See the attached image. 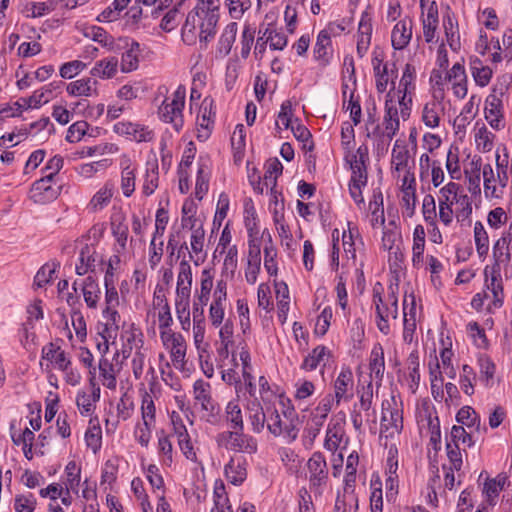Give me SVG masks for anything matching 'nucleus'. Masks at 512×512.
<instances>
[{
  "mask_svg": "<svg viewBox=\"0 0 512 512\" xmlns=\"http://www.w3.org/2000/svg\"><path fill=\"white\" fill-rule=\"evenodd\" d=\"M220 0H196V5L187 14L181 29V37L187 45H193L197 39L208 43L216 35L220 18Z\"/></svg>",
  "mask_w": 512,
  "mask_h": 512,
  "instance_id": "1",
  "label": "nucleus"
},
{
  "mask_svg": "<svg viewBox=\"0 0 512 512\" xmlns=\"http://www.w3.org/2000/svg\"><path fill=\"white\" fill-rule=\"evenodd\" d=\"M512 83V76L504 74L497 77L489 95L485 99L484 116L490 127L496 131L505 128L504 98Z\"/></svg>",
  "mask_w": 512,
  "mask_h": 512,
  "instance_id": "2",
  "label": "nucleus"
},
{
  "mask_svg": "<svg viewBox=\"0 0 512 512\" xmlns=\"http://www.w3.org/2000/svg\"><path fill=\"white\" fill-rule=\"evenodd\" d=\"M280 403L284 407L282 411L284 419H282L277 409H271L269 406H267V429L273 436H282L288 442H292L298 436V416L294 407H285L283 399L280 400Z\"/></svg>",
  "mask_w": 512,
  "mask_h": 512,
  "instance_id": "3",
  "label": "nucleus"
},
{
  "mask_svg": "<svg viewBox=\"0 0 512 512\" xmlns=\"http://www.w3.org/2000/svg\"><path fill=\"white\" fill-rule=\"evenodd\" d=\"M186 88L179 85L169 96L165 97L158 107V117L161 121L171 124L176 131L184 125L183 109L185 106Z\"/></svg>",
  "mask_w": 512,
  "mask_h": 512,
  "instance_id": "4",
  "label": "nucleus"
},
{
  "mask_svg": "<svg viewBox=\"0 0 512 512\" xmlns=\"http://www.w3.org/2000/svg\"><path fill=\"white\" fill-rule=\"evenodd\" d=\"M416 68L407 63L403 69L402 77L399 81L398 89L391 88L389 91L395 93L396 100L400 101L401 118L406 120L410 116L412 105V94L415 90Z\"/></svg>",
  "mask_w": 512,
  "mask_h": 512,
  "instance_id": "5",
  "label": "nucleus"
},
{
  "mask_svg": "<svg viewBox=\"0 0 512 512\" xmlns=\"http://www.w3.org/2000/svg\"><path fill=\"white\" fill-rule=\"evenodd\" d=\"M403 429L402 410L398 407L394 397L391 400L383 401L381 416V436L394 438Z\"/></svg>",
  "mask_w": 512,
  "mask_h": 512,
  "instance_id": "6",
  "label": "nucleus"
},
{
  "mask_svg": "<svg viewBox=\"0 0 512 512\" xmlns=\"http://www.w3.org/2000/svg\"><path fill=\"white\" fill-rule=\"evenodd\" d=\"M400 101L396 100L395 93L389 91L385 100V115L383 118V137L391 141L400 129Z\"/></svg>",
  "mask_w": 512,
  "mask_h": 512,
  "instance_id": "7",
  "label": "nucleus"
},
{
  "mask_svg": "<svg viewBox=\"0 0 512 512\" xmlns=\"http://www.w3.org/2000/svg\"><path fill=\"white\" fill-rule=\"evenodd\" d=\"M345 161L349 164L351 169V179L367 184L368 174L367 166L369 164V149L366 144L360 145L356 151L346 153L344 156Z\"/></svg>",
  "mask_w": 512,
  "mask_h": 512,
  "instance_id": "8",
  "label": "nucleus"
},
{
  "mask_svg": "<svg viewBox=\"0 0 512 512\" xmlns=\"http://www.w3.org/2000/svg\"><path fill=\"white\" fill-rule=\"evenodd\" d=\"M391 173L395 179L401 178V173L414 169V161L405 140L397 139L391 151Z\"/></svg>",
  "mask_w": 512,
  "mask_h": 512,
  "instance_id": "9",
  "label": "nucleus"
},
{
  "mask_svg": "<svg viewBox=\"0 0 512 512\" xmlns=\"http://www.w3.org/2000/svg\"><path fill=\"white\" fill-rule=\"evenodd\" d=\"M220 441L227 449L253 454L257 451V441L254 437L243 433V431L234 430L222 433L219 436Z\"/></svg>",
  "mask_w": 512,
  "mask_h": 512,
  "instance_id": "10",
  "label": "nucleus"
},
{
  "mask_svg": "<svg viewBox=\"0 0 512 512\" xmlns=\"http://www.w3.org/2000/svg\"><path fill=\"white\" fill-rule=\"evenodd\" d=\"M227 301V282L220 279L216 283L212 295V302L209 306L208 318L211 325L215 328L223 324L225 318V304Z\"/></svg>",
  "mask_w": 512,
  "mask_h": 512,
  "instance_id": "11",
  "label": "nucleus"
},
{
  "mask_svg": "<svg viewBox=\"0 0 512 512\" xmlns=\"http://www.w3.org/2000/svg\"><path fill=\"white\" fill-rule=\"evenodd\" d=\"M113 131L119 136L126 137L130 141L150 142L153 140L154 131L144 124L131 121H119L114 124Z\"/></svg>",
  "mask_w": 512,
  "mask_h": 512,
  "instance_id": "12",
  "label": "nucleus"
},
{
  "mask_svg": "<svg viewBox=\"0 0 512 512\" xmlns=\"http://www.w3.org/2000/svg\"><path fill=\"white\" fill-rule=\"evenodd\" d=\"M160 339L165 349L169 351L174 366H183L187 351L184 336L175 331H163Z\"/></svg>",
  "mask_w": 512,
  "mask_h": 512,
  "instance_id": "13",
  "label": "nucleus"
},
{
  "mask_svg": "<svg viewBox=\"0 0 512 512\" xmlns=\"http://www.w3.org/2000/svg\"><path fill=\"white\" fill-rule=\"evenodd\" d=\"M331 394L334 402L339 405L341 402H349L354 396V375L350 367L343 366L333 381Z\"/></svg>",
  "mask_w": 512,
  "mask_h": 512,
  "instance_id": "14",
  "label": "nucleus"
},
{
  "mask_svg": "<svg viewBox=\"0 0 512 512\" xmlns=\"http://www.w3.org/2000/svg\"><path fill=\"white\" fill-rule=\"evenodd\" d=\"M384 291L383 286L380 283H376L373 287V303L375 305L376 314L387 318L396 319L398 315V299L391 288V292L388 296L383 299L382 293Z\"/></svg>",
  "mask_w": 512,
  "mask_h": 512,
  "instance_id": "15",
  "label": "nucleus"
},
{
  "mask_svg": "<svg viewBox=\"0 0 512 512\" xmlns=\"http://www.w3.org/2000/svg\"><path fill=\"white\" fill-rule=\"evenodd\" d=\"M100 399V387L95 383L94 378L90 379V386L77 392L76 405L81 415L90 416L96 408Z\"/></svg>",
  "mask_w": 512,
  "mask_h": 512,
  "instance_id": "16",
  "label": "nucleus"
},
{
  "mask_svg": "<svg viewBox=\"0 0 512 512\" xmlns=\"http://www.w3.org/2000/svg\"><path fill=\"white\" fill-rule=\"evenodd\" d=\"M485 290L490 295L491 303L488 304L487 310L493 312L495 309L500 308L503 305L504 291L503 282L500 275V270L492 269L490 278L485 270Z\"/></svg>",
  "mask_w": 512,
  "mask_h": 512,
  "instance_id": "17",
  "label": "nucleus"
},
{
  "mask_svg": "<svg viewBox=\"0 0 512 512\" xmlns=\"http://www.w3.org/2000/svg\"><path fill=\"white\" fill-rule=\"evenodd\" d=\"M446 78L451 86L453 95L458 99H464L468 94V79L464 66L456 62L446 72Z\"/></svg>",
  "mask_w": 512,
  "mask_h": 512,
  "instance_id": "18",
  "label": "nucleus"
},
{
  "mask_svg": "<svg viewBox=\"0 0 512 512\" xmlns=\"http://www.w3.org/2000/svg\"><path fill=\"white\" fill-rule=\"evenodd\" d=\"M122 41V50H124V52L121 56L120 70L123 73H130L139 67V57L141 54L140 44L126 37H124Z\"/></svg>",
  "mask_w": 512,
  "mask_h": 512,
  "instance_id": "19",
  "label": "nucleus"
},
{
  "mask_svg": "<svg viewBox=\"0 0 512 512\" xmlns=\"http://www.w3.org/2000/svg\"><path fill=\"white\" fill-rule=\"evenodd\" d=\"M309 481L312 486H322L328 479V468L325 457L320 452H315L307 462Z\"/></svg>",
  "mask_w": 512,
  "mask_h": 512,
  "instance_id": "20",
  "label": "nucleus"
},
{
  "mask_svg": "<svg viewBox=\"0 0 512 512\" xmlns=\"http://www.w3.org/2000/svg\"><path fill=\"white\" fill-rule=\"evenodd\" d=\"M444 98L441 95L433 94V98L427 102L422 109V121L429 128H437L440 125L441 117L445 113Z\"/></svg>",
  "mask_w": 512,
  "mask_h": 512,
  "instance_id": "21",
  "label": "nucleus"
},
{
  "mask_svg": "<svg viewBox=\"0 0 512 512\" xmlns=\"http://www.w3.org/2000/svg\"><path fill=\"white\" fill-rule=\"evenodd\" d=\"M192 268L187 260L179 263L175 300H190L192 289Z\"/></svg>",
  "mask_w": 512,
  "mask_h": 512,
  "instance_id": "22",
  "label": "nucleus"
},
{
  "mask_svg": "<svg viewBox=\"0 0 512 512\" xmlns=\"http://www.w3.org/2000/svg\"><path fill=\"white\" fill-rule=\"evenodd\" d=\"M512 241V234L509 231L503 232L501 237L495 242L492 248L493 258L495 264L493 268L501 270L502 267H506L510 260L509 246Z\"/></svg>",
  "mask_w": 512,
  "mask_h": 512,
  "instance_id": "23",
  "label": "nucleus"
},
{
  "mask_svg": "<svg viewBox=\"0 0 512 512\" xmlns=\"http://www.w3.org/2000/svg\"><path fill=\"white\" fill-rule=\"evenodd\" d=\"M111 231L116 241V253L120 254L126 250L128 240V225L126 217L122 212L114 213L111 217Z\"/></svg>",
  "mask_w": 512,
  "mask_h": 512,
  "instance_id": "24",
  "label": "nucleus"
},
{
  "mask_svg": "<svg viewBox=\"0 0 512 512\" xmlns=\"http://www.w3.org/2000/svg\"><path fill=\"white\" fill-rule=\"evenodd\" d=\"M248 421L254 433H261L267 424V409L264 410L258 398L249 400L246 404Z\"/></svg>",
  "mask_w": 512,
  "mask_h": 512,
  "instance_id": "25",
  "label": "nucleus"
},
{
  "mask_svg": "<svg viewBox=\"0 0 512 512\" xmlns=\"http://www.w3.org/2000/svg\"><path fill=\"white\" fill-rule=\"evenodd\" d=\"M121 166V190L126 197H130L135 191L137 167L131 159L123 155L120 160Z\"/></svg>",
  "mask_w": 512,
  "mask_h": 512,
  "instance_id": "26",
  "label": "nucleus"
},
{
  "mask_svg": "<svg viewBox=\"0 0 512 512\" xmlns=\"http://www.w3.org/2000/svg\"><path fill=\"white\" fill-rule=\"evenodd\" d=\"M103 262V257L100 255L94 246L85 245L79 255V263L76 264V273L78 275H85L89 271H94L98 264Z\"/></svg>",
  "mask_w": 512,
  "mask_h": 512,
  "instance_id": "27",
  "label": "nucleus"
},
{
  "mask_svg": "<svg viewBox=\"0 0 512 512\" xmlns=\"http://www.w3.org/2000/svg\"><path fill=\"white\" fill-rule=\"evenodd\" d=\"M56 87L55 83L45 85L41 89L34 91L30 97L19 99L16 104L22 110L39 108L42 104L49 102Z\"/></svg>",
  "mask_w": 512,
  "mask_h": 512,
  "instance_id": "28",
  "label": "nucleus"
},
{
  "mask_svg": "<svg viewBox=\"0 0 512 512\" xmlns=\"http://www.w3.org/2000/svg\"><path fill=\"white\" fill-rule=\"evenodd\" d=\"M226 479L233 485H241L247 477V462L243 457H232L224 467Z\"/></svg>",
  "mask_w": 512,
  "mask_h": 512,
  "instance_id": "29",
  "label": "nucleus"
},
{
  "mask_svg": "<svg viewBox=\"0 0 512 512\" xmlns=\"http://www.w3.org/2000/svg\"><path fill=\"white\" fill-rule=\"evenodd\" d=\"M412 37V20L405 18L396 23L392 30L391 42L392 46L401 50L410 42Z\"/></svg>",
  "mask_w": 512,
  "mask_h": 512,
  "instance_id": "30",
  "label": "nucleus"
},
{
  "mask_svg": "<svg viewBox=\"0 0 512 512\" xmlns=\"http://www.w3.org/2000/svg\"><path fill=\"white\" fill-rule=\"evenodd\" d=\"M114 185L106 182L91 198L87 205V210L92 213L99 212L106 208L113 197Z\"/></svg>",
  "mask_w": 512,
  "mask_h": 512,
  "instance_id": "31",
  "label": "nucleus"
},
{
  "mask_svg": "<svg viewBox=\"0 0 512 512\" xmlns=\"http://www.w3.org/2000/svg\"><path fill=\"white\" fill-rule=\"evenodd\" d=\"M438 22V8L433 1L429 4L426 13L422 14L423 35L427 43L434 41Z\"/></svg>",
  "mask_w": 512,
  "mask_h": 512,
  "instance_id": "32",
  "label": "nucleus"
},
{
  "mask_svg": "<svg viewBox=\"0 0 512 512\" xmlns=\"http://www.w3.org/2000/svg\"><path fill=\"white\" fill-rule=\"evenodd\" d=\"M237 31L238 25L236 22H230L225 26L218 40L216 57L224 58L230 53L236 39Z\"/></svg>",
  "mask_w": 512,
  "mask_h": 512,
  "instance_id": "33",
  "label": "nucleus"
},
{
  "mask_svg": "<svg viewBox=\"0 0 512 512\" xmlns=\"http://www.w3.org/2000/svg\"><path fill=\"white\" fill-rule=\"evenodd\" d=\"M118 67V58L110 56L97 61L90 70V74L100 79H111L116 76Z\"/></svg>",
  "mask_w": 512,
  "mask_h": 512,
  "instance_id": "34",
  "label": "nucleus"
},
{
  "mask_svg": "<svg viewBox=\"0 0 512 512\" xmlns=\"http://www.w3.org/2000/svg\"><path fill=\"white\" fill-rule=\"evenodd\" d=\"M369 369L370 381L374 379L376 384L380 385L385 371L384 350L380 344L375 345L371 351Z\"/></svg>",
  "mask_w": 512,
  "mask_h": 512,
  "instance_id": "35",
  "label": "nucleus"
},
{
  "mask_svg": "<svg viewBox=\"0 0 512 512\" xmlns=\"http://www.w3.org/2000/svg\"><path fill=\"white\" fill-rule=\"evenodd\" d=\"M344 436V422L342 420L332 419L327 427L324 447L329 451L337 450Z\"/></svg>",
  "mask_w": 512,
  "mask_h": 512,
  "instance_id": "36",
  "label": "nucleus"
},
{
  "mask_svg": "<svg viewBox=\"0 0 512 512\" xmlns=\"http://www.w3.org/2000/svg\"><path fill=\"white\" fill-rule=\"evenodd\" d=\"M483 187L484 194L486 198H500L503 194V189L500 186H497V172H494V169L491 164H485L483 166Z\"/></svg>",
  "mask_w": 512,
  "mask_h": 512,
  "instance_id": "37",
  "label": "nucleus"
},
{
  "mask_svg": "<svg viewBox=\"0 0 512 512\" xmlns=\"http://www.w3.org/2000/svg\"><path fill=\"white\" fill-rule=\"evenodd\" d=\"M333 404L334 398L331 394L322 398L310 414L311 425L322 427L333 408Z\"/></svg>",
  "mask_w": 512,
  "mask_h": 512,
  "instance_id": "38",
  "label": "nucleus"
},
{
  "mask_svg": "<svg viewBox=\"0 0 512 512\" xmlns=\"http://www.w3.org/2000/svg\"><path fill=\"white\" fill-rule=\"evenodd\" d=\"M331 54L330 34L326 30H322L318 34L317 41L314 46V57L321 65L325 66L329 63Z\"/></svg>",
  "mask_w": 512,
  "mask_h": 512,
  "instance_id": "39",
  "label": "nucleus"
},
{
  "mask_svg": "<svg viewBox=\"0 0 512 512\" xmlns=\"http://www.w3.org/2000/svg\"><path fill=\"white\" fill-rule=\"evenodd\" d=\"M103 318L105 319V323L99 334L105 335L106 338L112 339L114 342L120 328L121 316L117 309H110L103 310Z\"/></svg>",
  "mask_w": 512,
  "mask_h": 512,
  "instance_id": "40",
  "label": "nucleus"
},
{
  "mask_svg": "<svg viewBox=\"0 0 512 512\" xmlns=\"http://www.w3.org/2000/svg\"><path fill=\"white\" fill-rule=\"evenodd\" d=\"M99 371L102 384L111 390L117 386L116 376L120 371L117 365H114L109 359L102 357L99 361Z\"/></svg>",
  "mask_w": 512,
  "mask_h": 512,
  "instance_id": "41",
  "label": "nucleus"
},
{
  "mask_svg": "<svg viewBox=\"0 0 512 512\" xmlns=\"http://www.w3.org/2000/svg\"><path fill=\"white\" fill-rule=\"evenodd\" d=\"M82 293L84 301L90 309H96L101 297V290L92 276H88L82 283Z\"/></svg>",
  "mask_w": 512,
  "mask_h": 512,
  "instance_id": "42",
  "label": "nucleus"
},
{
  "mask_svg": "<svg viewBox=\"0 0 512 512\" xmlns=\"http://www.w3.org/2000/svg\"><path fill=\"white\" fill-rule=\"evenodd\" d=\"M97 81L86 77L72 81L67 85L68 94L76 97H89L96 93Z\"/></svg>",
  "mask_w": 512,
  "mask_h": 512,
  "instance_id": "43",
  "label": "nucleus"
},
{
  "mask_svg": "<svg viewBox=\"0 0 512 512\" xmlns=\"http://www.w3.org/2000/svg\"><path fill=\"white\" fill-rule=\"evenodd\" d=\"M507 476L498 474L495 478L487 479L483 486V494L490 505H495L499 493L504 489Z\"/></svg>",
  "mask_w": 512,
  "mask_h": 512,
  "instance_id": "44",
  "label": "nucleus"
},
{
  "mask_svg": "<svg viewBox=\"0 0 512 512\" xmlns=\"http://www.w3.org/2000/svg\"><path fill=\"white\" fill-rule=\"evenodd\" d=\"M467 431L463 426L454 425L450 431V441L455 445H463L464 447H472L478 438V433L474 429Z\"/></svg>",
  "mask_w": 512,
  "mask_h": 512,
  "instance_id": "45",
  "label": "nucleus"
},
{
  "mask_svg": "<svg viewBox=\"0 0 512 512\" xmlns=\"http://www.w3.org/2000/svg\"><path fill=\"white\" fill-rule=\"evenodd\" d=\"M457 422L465 425L468 429H474L478 434H482V430L485 431V428L481 426V419L476 411L470 406L462 407L457 415Z\"/></svg>",
  "mask_w": 512,
  "mask_h": 512,
  "instance_id": "46",
  "label": "nucleus"
},
{
  "mask_svg": "<svg viewBox=\"0 0 512 512\" xmlns=\"http://www.w3.org/2000/svg\"><path fill=\"white\" fill-rule=\"evenodd\" d=\"M463 194L461 185L450 181L440 188L438 202L453 207Z\"/></svg>",
  "mask_w": 512,
  "mask_h": 512,
  "instance_id": "47",
  "label": "nucleus"
},
{
  "mask_svg": "<svg viewBox=\"0 0 512 512\" xmlns=\"http://www.w3.org/2000/svg\"><path fill=\"white\" fill-rule=\"evenodd\" d=\"M225 419L234 430L243 431L244 421L239 399L229 401L225 408Z\"/></svg>",
  "mask_w": 512,
  "mask_h": 512,
  "instance_id": "48",
  "label": "nucleus"
},
{
  "mask_svg": "<svg viewBox=\"0 0 512 512\" xmlns=\"http://www.w3.org/2000/svg\"><path fill=\"white\" fill-rule=\"evenodd\" d=\"M275 294L278 307V317L281 322L284 323L287 320L290 303L288 286L284 282L275 283Z\"/></svg>",
  "mask_w": 512,
  "mask_h": 512,
  "instance_id": "49",
  "label": "nucleus"
},
{
  "mask_svg": "<svg viewBox=\"0 0 512 512\" xmlns=\"http://www.w3.org/2000/svg\"><path fill=\"white\" fill-rule=\"evenodd\" d=\"M213 503L214 506L210 512H232L225 485L221 480L215 482L213 490Z\"/></svg>",
  "mask_w": 512,
  "mask_h": 512,
  "instance_id": "50",
  "label": "nucleus"
},
{
  "mask_svg": "<svg viewBox=\"0 0 512 512\" xmlns=\"http://www.w3.org/2000/svg\"><path fill=\"white\" fill-rule=\"evenodd\" d=\"M191 230L190 246L192 252L190 253V259L194 260L196 265H199L200 261H203V259H200L199 254L203 251L205 231L202 225L196 227L195 224L191 225Z\"/></svg>",
  "mask_w": 512,
  "mask_h": 512,
  "instance_id": "51",
  "label": "nucleus"
},
{
  "mask_svg": "<svg viewBox=\"0 0 512 512\" xmlns=\"http://www.w3.org/2000/svg\"><path fill=\"white\" fill-rule=\"evenodd\" d=\"M193 394L195 400L201 404L204 410H213L211 386L208 382H205L202 379L195 381L193 385Z\"/></svg>",
  "mask_w": 512,
  "mask_h": 512,
  "instance_id": "52",
  "label": "nucleus"
},
{
  "mask_svg": "<svg viewBox=\"0 0 512 512\" xmlns=\"http://www.w3.org/2000/svg\"><path fill=\"white\" fill-rule=\"evenodd\" d=\"M474 139L477 150L482 153H487L493 149L495 134L482 124L476 128Z\"/></svg>",
  "mask_w": 512,
  "mask_h": 512,
  "instance_id": "53",
  "label": "nucleus"
},
{
  "mask_svg": "<svg viewBox=\"0 0 512 512\" xmlns=\"http://www.w3.org/2000/svg\"><path fill=\"white\" fill-rule=\"evenodd\" d=\"M471 75L475 83L480 87H486L493 75V71L489 66L482 63L481 60L475 59L470 64Z\"/></svg>",
  "mask_w": 512,
  "mask_h": 512,
  "instance_id": "54",
  "label": "nucleus"
},
{
  "mask_svg": "<svg viewBox=\"0 0 512 512\" xmlns=\"http://www.w3.org/2000/svg\"><path fill=\"white\" fill-rule=\"evenodd\" d=\"M214 286V275L211 269H204L200 278V289L196 290L195 298L207 304Z\"/></svg>",
  "mask_w": 512,
  "mask_h": 512,
  "instance_id": "55",
  "label": "nucleus"
},
{
  "mask_svg": "<svg viewBox=\"0 0 512 512\" xmlns=\"http://www.w3.org/2000/svg\"><path fill=\"white\" fill-rule=\"evenodd\" d=\"M92 39L111 52H119L122 50L123 38L115 39L102 28L93 29Z\"/></svg>",
  "mask_w": 512,
  "mask_h": 512,
  "instance_id": "56",
  "label": "nucleus"
},
{
  "mask_svg": "<svg viewBox=\"0 0 512 512\" xmlns=\"http://www.w3.org/2000/svg\"><path fill=\"white\" fill-rule=\"evenodd\" d=\"M446 170L452 180L462 179V169L460 165V156L458 147L451 146L446 155Z\"/></svg>",
  "mask_w": 512,
  "mask_h": 512,
  "instance_id": "57",
  "label": "nucleus"
},
{
  "mask_svg": "<svg viewBox=\"0 0 512 512\" xmlns=\"http://www.w3.org/2000/svg\"><path fill=\"white\" fill-rule=\"evenodd\" d=\"M474 242L477 254L480 258L486 257L489 252V236L484 225L477 221L474 224Z\"/></svg>",
  "mask_w": 512,
  "mask_h": 512,
  "instance_id": "58",
  "label": "nucleus"
},
{
  "mask_svg": "<svg viewBox=\"0 0 512 512\" xmlns=\"http://www.w3.org/2000/svg\"><path fill=\"white\" fill-rule=\"evenodd\" d=\"M376 90L379 93H383L387 90L389 82L392 84V88L395 86L396 69L395 64H392V68H389L388 64H384L381 71L374 73Z\"/></svg>",
  "mask_w": 512,
  "mask_h": 512,
  "instance_id": "59",
  "label": "nucleus"
},
{
  "mask_svg": "<svg viewBox=\"0 0 512 512\" xmlns=\"http://www.w3.org/2000/svg\"><path fill=\"white\" fill-rule=\"evenodd\" d=\"M224 8L233 20H241L252 8V0H224Z\"/></svg>",
  "mask_w": 512,
  "mask_h": 512,
  "instance_id": "60",
  "label": "nucleus"
},
{
  "mask_svg": "<svg viewBox=\"0 0 512 512\" xmlns=\"http://www.w3.org/2000/svg\"><path fill=\"white\" fill-rule=\"evenodd\" d=\"M158 452L161 461L166 466H171L173 463V445L170 436L163 430L158 434Z\"/></svg>",
  "mask_w": 512,
  "mask_h": 512,
  "instance_id": "61",
  "label": "nucleus"
},
{
  "mask_svg": "<svg viewBox=\"0 0 512 512\" xmlns=\"http://www.w3.org/2000/svg\"><path fill=\"white\" fill-rule=\"evenodd\" d=\"M328 355L327 348L319 345L315 347L303 360L301 368L306 371L315 370Z\"/></svg>",
  "mask_w": 512,
  "mask_h": 512,
  "instance_id": "62",
  "label": "nucleus"
},
{
  "mask_svg": "<svg viewBox=\"0 0 512 512\" xmlns=\"http://www.w3.org/2000/svg\"><path fill=\"white\" fill-rule=\"evenodd\" d=\"M131 0H114L97 17L99 22H113L117 20L120 13L127 7Z\"/></svg>",
  "mask_w": 512,
  "mask_h": 512,
  "instance_id": "63",
  "label": "nucleus"
},
{
  "mask_svg": "<svg viewBox=\"0 0 512 512\" xmlns=\"http://www.w3.org/2000/svg\"><path fill=\"white\" fill-rule=\"evenodd\" d=\"M264 44L269 43V46L273 50H283L287 45V37L286 35L278 31L271 24L264 31Z\"/></svg>",
  "mask_w": 512,
  "mask_h": 512,
  "instance_id": "64",
  "label": "nucleus"
}]
</instances>
